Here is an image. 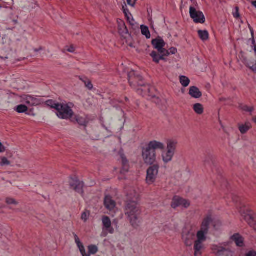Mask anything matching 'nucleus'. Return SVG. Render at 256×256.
Segmentation results:
<instances>
[{
    "instance_id": "1",
    "label": "nucleus",
    "mask_w": 256,
    "mask_h": 256,
    "mask_svg": "<svg viewBox=\"0 0 256 256\" xmlns=\"http://www.w3.org/2000/svg\"><path fill=\"white\" fill-rule=\"evenodd\" d=\"M136 200L137 197L132 199L130 196L128 195L124 206V214L130 226L134 228L140 226L141 222L142 210Z\"/></svg>"
},
{
    "instance_id": "2",
    "label": "nucleus",
    "mask_w": 256,
    "mask_h": 256,
    "mask_svg": "<svg viewBox=\"0 0 256 256\" xmlns=\"http://www.w3.org/2000/svg\"><path fill=\"white\" fill-rule=\"evenodd\" d=\"M152 44L154 48L157 50V52L153 51L150 54L152 57L153 61L156 63H158L160 60H164V55H166L168 54L167 50L164 48L166 43L163 39L158 36L156 38L154 39L152 41Z\"/></svg>"
},
{
    "instance_id": "3",
    "label": "nucleus",
    "mask_w": 256,
    "mask_h": 256,
    "mask_svg": "<svg viewBox=\"0 0 256 256\" xmlns=\"http://www.w3.org/2000/svg\"><path fill=\"white\" fill-rule=\"evenodd\" d=\"M128 80L130 86L132 87L136 88V86H144V89H140L145 92H150V88L149 86H145L144 82H142V76L138 72L134 70L130 71L128 74Z\"/></svg>"
},
{
    "instance_id": "4",
    "label": "nucleus",
    "mask_w": 256,
    "mask_h": 256,
    "mask_svg": "<svg viewBox=\"0 0 256 256\" xmlns=\"http://www.w3.org/2000/svg\"><path fill=\"white\" fill-rule=\"evenodd\" d=\"M74 114L72 110L68 104H60L57 110L56 115L61 119H70Z\"/></svg>"
},
{
    "instance_id": "5",
    "label": "nucleus",
    "mask_w": 256,
    "mask_h": 256,
    "mask_svg": "<svg viewBox=\"0 0 256 256\" xmlns=\"http://www.w3.org/2000/svg\"><path fill=\"white\" fill-rule=\"evenodd\" d=\"M142 156L144 162L148 164H152L156 160V152L148 148L146 146L142 148Z\"/></svg>"
},
{
    "instance_id": "6",
    "label": "nucleus",
    "mask_w": 256,
    "mask_h": 256,
    "mask_svg": "<svg viewBox=\"0 0 256 256\" xmlns=\"http://www.w3.org/2000/svg\"><path fill=\"white\" fill-rule=\"evenodd\" d=\"M159 168V166L155 164L149 167L147 170L146 180L148 184H151L155 182L158 173Z\"/></svg>"
},
{
    "instance_id": "7",
    "label": "nucleus",
    "mask_w": 256,
    "mask_h": 256,
    "mask_svg": "<svg viewBox=\"0 0 256 256\" xmlns=\"http://www.w3.org/2000/svg\"><path fill=\"white\" fill-rule=\"evenodd\" d=\"M190 14L191 18L196 23L204 24L205 22V18L202 12L192 6L190 8Z\"/></svg>"
},
{
    "instance_id": "8",
    "label": "nucleus",
    "mask_w": 256,
    "mask_h": 256,
    "mask_svg": "<svg viewBox=\"0 0 256 256\" xmlns=\"http://www.w3.org/2000/svg\"><path fill=\"white\" fill-rule=\"evenodd\" d=\"M190 206V202L179 196H174L172 202L171 206L172 208H176L178 206H182L184 208H187Z\"/></svg>"
},
{
    "instance_id": "9",
    "label": "nucleus",
    "mask_w": 256,
    "mask_h": 256,
    "mask_svg": "<svg viewBox=\"0 0 256 256\" xmlns=\"http://www.w3.org/2000/svg\"><path fill=\"white\" fill-rule=\"evenodd\" d=\"M212 250L217 256H232V252L229 248L214 246Z\"/></svg>"
},
{
    "instance_id": "10",
    "label": "nucleus",
    "mask_w": 256,
    "mask_h": 256,
    "mask_svg": "<svg viewBox=\"0 0 256 256\" xmlns=\"http://www.w3.org/2000/svg\"><path fill=\"white\" fill-rule=\"evenodd\" d=\"M84 184L77 179L71 178L70 182V187L74 190L76 192L82 194L84 192L83 187Z\"/></svg>"
},
{
    "instance_id": "11",
    "label": "nucleus",
    "mask_w": 256,
    "mask_h": 256,
    "mask_svg": "<svg viewBox=\"0 0 256 256\" xmlns=\"http://www.w3.org/2000/svg\"><path fill=\"white\" fill-rule=\"evenodd\" d=\"M195 238L194 233L191 232H183L182 240L184 244L187 246H190L192 245Z\"/></svg>"
},
{
    "instance_id": "12",
    "label": "nucleus",
    "mask_w": 256,
    "mask_h": 256,
    "mask_svg": "<svg viewBox=\"0 0 256 256\" xmlns=\"http://www.w3.org/2000/svg\"><path fill=\"white\" fill-rule=\"evenodd\" d=\"M146 146L152 150L154 152H156V150H164V144L156 140H152Z\"/></svg>"
},
{
    "instance_id": "13",
    "label": "nucleus",
    "mask_w": 256,
    "mask_h": 256,
    "mask_svg": "<svg viewBox=\"0 0 256 256\" xmlns=\"http://www.w3.org/2000/svg\"><path fill=\"white\" fill-rule=\"evenodd\" d=\"M240 212L242 216L249 225L251 224L256 219V218L252 216V211L250 210H246V212L240 210Z\"/></svg>"
},
{
    "instance_id": "14",
    "label": "nucleus",
    "mask_w": 256,
    "mask_h": 256,
    "mask_svg": "<svg viewBox=\"0 0 256 256\" xmlns=\"http://www.w3.org/2000/svg\"><path fill=\"white\" fill-rule=\"evenodd\" d=\"M102 222L104 228H105L110 234L114 232V229L111 226V220L108 216H104L102 218Z\"/></svg>"
},
{
    "instance_id": "15",
    "label": "nucleus",
    "mask_w": 256,
    "mask_h": 256,
    "mask_svg": "<svg viewBox=\"0 0 256 256\" xmlns=\"http://www.w3.org/2000/svg\"><path fill=\"white\" fill-rule=\"evenodd\" d=\"M25 102L31 106H38L40 104V100L32 96H26L24 98Z\"/></svg>"
},
{
    "instance_id": "16",
    "label": "nucleus",
    "mask_w": 256,
    "mask_h": 256,
    "mask_svg": "<svg viewBox=\"0 0 256 256\" xmlns=\"http://www.w3.org/2000/svg\"><path fill=\"white\" fill-rule=\"evenodd\" d=\"M104 205L108 210H112L116 206V202L110 196H106L104 200Z\"/></svg>"
},
{
    "instance_id": "17",
    "label": "nucleus",
    "mask_w": 256,
    "mask_h": 256,
    "mask_svg": "<svg viewBox=\"0 0 256 256\" xmlns=\"http://www.w3.org/2000/svg\"><path fill=\"white\" fill-rule=\"evenodd\" d=\"M178 142L176 140H168L166 142V150L173 154H175Z\"/></svg>"
},
{
    "instance_id": "18",
    "label": "nucleus",
    "mask_w": 256,
    "mask_h": 256,
    "mask_svg": "<svg viewBox=\"0 0 256 256\" xmlns=\"http://www.w3.org/2000/svg\"><path fill=\"white\" fill-rule=\"evenodd\" d=\"M189 94L192 98H198L202 96V92L200 90L195 86L190 87L189 90Z\"/></svg>"
},
{
    "instance_id": "19",
    "label": "nucleus",
    "mask_w": 256,
    "mask_h": 256,
    "mask_svg": "<svg viewBox=\"0 0 256 256\" xmlns=\"http://www.w3.org/2000/svg\"><path fill=\"white\" fill-rule=\"evenodd\" d=\"M202 242L195 241L194 244V256H200L202 254V250L204 248Z\"/></svg>"
},
{
    "instance_id": "20",
    "label": "nucleus",
    "mask_w": 256,
    "mask_h": 256,
    "mask_svg": "<svg viewBox=\"0 0 256 256\" xmlns=\"http://www.w3.org/2000/svg\"><path fill=\"white\" fill-rule=\"evenodd\" d=\"M174 155V154L166 150V151L164 152L162 154V156L163 162L165 164H167L171 162L172 160Z\"/></svg>"
},
{
    "instance_id": "21",
    "label": "nucleus",
    "mask_w": 256,
    "mask_h": 256,
    "mask_svg": "<svg viewBox=\"0 0 256 256\" xmlns=\"http://www.w3.org/2000/svg\"><path fill=\"white\" fill-rule=\"evenodd\" d=\"M231 240L235 242L236 245L242 247L244 245V240L239 234H236L231 237Z\"/></svg>"
},
{
    "instance_id": "22",
    "label": "nucleus",
    "mask_w": 256,
    "mask_h": 256,
    "mask_svg": "<svg viewBox=\"0 0 256 256\" xmlns=\"http://www.w3.org/2000/svg\"><path fill=\"white\" fill-rule=\"evenodd\" d=\"M141 32L142 35L146 36L147 39L150 38V34L148 26L142 25L140 26Z\"/></svg>"
},
{
    "instance_id": "23",
    "label": "nucleus",
    "mask_w": 256,
    "mask_h": 256,
    "mask_svg": "<svg viewBox=\"0 0 256 256\" xmlns=\"http://www.w3.org/2000/svg\"><path fill=\"white\" fill-rule=\"evenodd\" d=\"M198 33L200 38L203 40H206L208 38V33L207 30H198Z\"/></svg>"
},
{
    "instance_id": "24",
    "label": "nucleus",
    "mask_w": 256,
    "mask_h": 256,
    "mask_svg": "<svg viewBox=\"0 0 256 256\" xmlns=\"http://www.w3.org/2000/svg\"><path fill=\"white\" fill-rule=\"evenodd\" d=\"M194 111L198 114H201L204 112V108L202 104H196L193 106Z\"/></svg>"
},
{
    "instance_id": "25",
    "label": "nucleus",
    "mask_w": 256,
    "mask_h": 256,
    "mask_svg": "<svg viewBox=\"0 0 256 256\" xmlns=\"http://www.w3.org/2000/svg\"><path fill=\"white\" fill-rule=\"evenodd\" d=\"M46 104L50 108L55 109L56 110H58L60 104L56 103L55 101L52 100H48L46 102Z\"/></svg>"
},
{
    "instance_id": "26",
    "label": "nucleus",
    "mask_w": 256,
    "mask_h": 256,
    "mask_svg": "<svg viewBox=\"0 0 256 256\" xmlns=\"http://www.w3.org/2000/svg\"><path fill=\"white\" fill-rule=\"evenodd\" d=\"M126 18H127V20L128 21V22H129L130 25L132 26V28L133 29L136 30V29L138 28V25L137 23L135 22L134 19L133 18L132 16H128Z\"/></svg>"
},
{
    "instance_id": "27",
    "label": "nucleus",
    "mask_w": 256,
    "mask_h": 256,
    "mask_svg": "<svg viewBox=\"0 0 256 256\" xmlns=\"http://www.w3.org/2000/svg\"><path fill=\"white\" fill-rule=\"evenodd\" d=\"M74 119L80 126H86L88 122L85 118L80 116H76Z\"/></svg>"
},
{
    "instance_id": "28",
    "label": "nucleus",
    "mask_w": 256,
    "mask_h": 256,
    "mask_svg": "<svg viewBox=\"0 0 256 256\" xmlns=\"http://www.w3.org/2000/svg\"><path fill=\"white\" fill-rule=\"evenodd\" d=\"M180 81L182 85L184 87L188 86L190 82L189 78L184 76H180Z\"/></svg>"
},
{
    "instance_id": "29",
    "label": "nucleus",
    "mask_w": 256,
    "mask_h": 256,
    "mask_svg": "<svg viewBox=\"0 0 256 256\" xmlns=\"http://www.w3.org/2000/svg\"><path fill=\"white\" fill-rule=\"evenodd\" d=\"M88 252L86 253V256H90V254H94L98 251V247L95 245H90L88 247Z\"/></svg>"
},
{
    "instance_id": "30",
    "label": "nucleus",
    "mask_w": 256,
    "mask_h": 256,
    "mask_svg": "<svg viewBox=\"0 0 256 256\" xmlns=\"http://www.w3.org/2000/svg\"><path fill=\"white\" fill-rule=\"evenodd\" d=\"M208 233L199 230L197 233L198 240L196 241H199L200 242H203L206 240V234Z\"/></svg>"
},
{
    "instance_id": "31",
    "label": "nucleus",
    "mask_w": 256,
    "mask_h": 256,
    "mask_svg": "<svg viewBox=\"0 0 256 256\" xmlns=\"http://www.w3.org/2000/svg\"><path fill=\"white\" fill-rule=\"evenodd\" d=\"M118 30L120 34H128V30L126 27L125 24L122 21L118 24Z\"/></svg>"
},
{
    "instance_id": "32",
    "label": "nucleus",
    "mask_w": 256,
    "mask_h": 256,
    "mask_svg": "<svg viewBox=\"0 0 256 256\" xmlns=\"http://www.w3.org/2000/svg\"><path fill=\"white\" fill-rule=\"evenodd\" d=\"M28 107L24 104H20L16 108L15 110L18 113H23L26 112L28 110Z\"/></svg>"
},
{
    "instance_id": "33",
    "label": "nucleus",
    "mask_w": 256,
    "mask_h": 256,
    "mask_svg": "<svg viewBox=\"0 0 256 256\" xmlns=\"http://www.w3.org/2000/svg\"><path fill=\"white\" fill-rule=\"evenodd\" d=\"M250 124L249 123L246 124L244 125H242L239 126L240 132L244 134L246 133L250 128Z\"/></svg>"
},
{
    "instance_id": "34",
    "label": "nucleus",
    "mask_w": 256,
    "mask_h": 256,
    "mask_svg": "<svg viewBox=\"0 0 256 256\" xmlns=\"http://www.w3.org/2000/svg\"><path fill=\"white\" fill-rule=\"evenodd\" d=\"M10 164V162L4 156L0 157V166H8Z\"/></svg>"
},
{
    "instance_id": "35",
    "label": "nucleus",
    "mask_w": 256,
    "mask_h": 256,
    "mask_svg": "<svg viewBox=\"0 0 256 256\" xmlns=\"http://www.w3.org/2000/svg\"><path fill=\"white\" fill-rule=\"evenodd\" d=\"M244 62L247 67L250 68L254 74H256V63L251 65L248 62V60L246 58L244 59Z\"/></svg>"
},
{
    "instance_id": "36",
    "label": "nucleus",
    "mask_w": 256,
    "mask_h": 256,
    "mask_svg": "<svg viewBox=\"0 0 256 256\" xmlns=\"http://www.w3.org/2000/svg\"><path fill=\"white\" fill-rule=\"evenodd\" d=\"M122 164L123 170L126 172H128V161L127 160L126 158L124 156H122Z\"/></svg>"
},
{
    "instance_id": "37",
    "label": "nucleus",
    "mask_w": 256,
    "mask_h": 256,
    "mask_svg": "<svg viewBox=\"0 0 256 256\" xmlns=\"http://www.w3.org/2000/svg\"><path fill=\"white\" fill-rule=\"evenodd\" d=\"M239 108H240V109H241L242 110L244 111L250 112H252L254 110V108L253 107H248L246 105H243L242 104L240 105Z\"/></svg>"
},
{
    "instance_id": "38",
    "label": "nucleus",
    "mask_w": 256,
    "mask_h": 256,
    "mask_svg": "<svg viewBox=\"0 0 256 256\" xmlns=\"http://www.w3.org/2000/svg\"><path fill=\"white\" fill-rule=\"evenodd\" d=\"M212 222V218L211 216H208L203 220L202 224H205V226H207V228L209 229V226Z\"/></svg>"
},
{
    "instance_id": "39",
    "label": "nucleus",
    "mask_w": 256,
    "mask_h": 256,
    "mask_svg": "<svg viewBox=\"0 0 256 256\" xmlns=\"http://www.w3.org/2000/svg\"><path fill=\"white\" fill-rule=\"evenodd\" d=\"M6 202L8 204L17 205L18 204V202L14 199L10 198H6Z\"/></svg>"
},
{
    "instance_id": "40",
    "label": "nucleus",
    "mask_w": 256,
    "mask_h": 256,
    "mask_svg": "<svg viewBox=\"0 0 256 256\" xmlns=\"http://www.w3.org/2000/svg\"><path fill=\"white\" fill-rule=\"evenodd\" d=\"M168 54L166 55H164V56H168L170 54H174L176 53L177 49L175 48H171L167 50Z\"/></svg>"
},
{
    "instance_id": "41",
    "label": "nucleus",
    "mask_w": 256,
    "mask_h": 256,
    "mask_svg": "<svg viewBox=\"0 0 256 256\" xmlns=\"http://www.w3.org/2000/svg\"><path fill=\"white\" fill-rule=\"evenodd\" d=\"M78 248L82 254V256H86V252L85 248L84 246L82 244H80V245L78 246Z\"/></svg>"
},
{
    "instance_id": "42",
    "label": "nucleus",
    "mask_w": 256,
    "mask_h": 256,
    "mask_svg": "<svg viewBox=\"0 0 256 256\" xmlns=\"http://www.w3.org/2000/svg\"><path fill=\"white\" fill-rule=\"evenodd\" d=\"M89 215H90V214L88 212H82V214L81 219L85 222L88 219Z\"/></svg>"
},
{
    "instance_id": "43",
    "label": "nucleus",
    "mask_w": 256,
    "mask_h": 256,
    "mask_svg": "<svg viewBox=\"0 0 256 256\" xmlns=\"http://www.w3.org/2000/svg\"><path fill=\"white\" fill-rule=\"evenodd\" d=\"M84 85L87 88L90 90H92L93 88V85L89 80H88L86 81V82Z\"/></svg>"
},
{
    "instance_id": "44",
    "label": "nucleus",
    "mask_w": 256,
    "mask_h": 256,
    "mask_svg": "<svg viewBox=\"0 0 256 256\" xmlns=\"http://www.w3.org/2000/svg\"><path fill=\"white\" fill-rule=\"evenodd\" d=\"M200 230L205 232L206 233H208V228H207V226H205V224H202Z\"/></svg>"
},
{
    "instance_id": "45",
    "label": "nucleus",
    "mask_w": 256,
    "mask_h": 256,
    "mask_svg": "<svg viewBox=\"0 0 256 256\" xmlns=\"http://www.w3.org/2000/svg\"><path fill=\"white\" fill-rule=\"evenodd\" d=\"M73 235L74 236L75 242L76 243L77 246L80 245V244H81L82 243L80 242V240L78 237V236L75 233H73Z\"/></svg>"
},
{
    "instance_id": "46",
    "label": "nucleus",
    "mask_w": 256,
    "mask_h": 256,
    "mask_svg": "<svg viewBox=\"0 0 256 256\" xmlns=\"http://www.w3.org/2000/svg\"><path fill=\"white\" fill-rule=\"evenodd\" d=\"M212 156L210 155L206 156L205 158L204 162L206 164V163H210L212 160Z\"/></svg>"
},
{
    "instance_id": "47",
    "label": "nucleus",
    "mask_w": 256,
    "mask_h": 256,
    "mask_svg": "<svg viewBox=\"0 0 256 256\" xmlns=\"http://www.w3.org/2000/svg\"><path fill=\"white\" fill-rule=\"evenodd\" d=\"M122 8H123L124 13V14L126 17L128 16H132V14L129 12L128 10L127 9H125L124 6H122Z\"/></svg>"
},
{
    "instance_id": "48",
    "label": "nucleus",
    "mask_w": 256,
    "mask_h": 256,
    "mask_svg": "<svg viewBox=\"0 0 256 256\" xmlns=\"http://www.w3.org/2000/svg\"><path fill=\"white\" fill-rule=\"evenodd\" d=\"M246 256H256V252L254 250L249 251Z\"/></svg>"
},
{
    "instance_id": "49",
    "label": "nucleus",
    "mask_w": 256,
    "mask_h": 256,
    "mask_svg": "<svg viewBox=\"0 0 256 256\" xmlns=\"http://www.w3.org/2000/svg\"><path fill=\"white\" fill-rule=\"evenodd\" d=\"M236 12L235 13H234V16L235 18H238L240 17V14H239V12H238V7H236Z\"/></svg>"
},
{
    "instance_id": "50",
    "label": "nucleus",
    "mask_w": 256,
    "mask_h": 256,
    "mask_svg": "<svg viewBox=\"0 0 256 256\" xmlns=\"http://www.w3.org/2000/svg\"><path fill=\"white\" fill-rule=\"evenodd\" d=\"M6 151V148L2 145L0 142V153L4 152Z\"/></svg>"
},
{
    "instance_id": "51",
    "label": "nucleus",
    "mask_w": 256,
    "mask_h": 256,
    "mask_svg": "<svg viewBox=\"0 0 256 256\" xmlns=\"http://www.w3.org/2000/svg\"><path fill=\"white\" fill-rule=\"evenodd\" d=\"M66 50L70 52H74V48L72 46L69 48H67Z\"/></svg>"
},
{
    "instance_id": "52",
    "label": "nucleus",
    "mask_w": 256,
    "mask_h": 256,
    "mask_svg": "<svg viewBox=\"0 0 256 256\" xmlns=\"http://www.w3.org/2000/svg\"><path fill=\"white\" fill-rule=\"evenodd\" d=\"M251 227H252L254 230H256V219L250 225Z\"/></svg>"
},
{
    "instance_id": "53",
    "label": "nucleus",
    "mask_w": 256,
    "mask_h": 256,
    "mask_svg": "<svg viewBox=\"0 0 256 256\" xmlns=\"http://www.w3.org/2000/svg\"><path fill=\"white\" fill-rule=\"evenodd\" d=\"M80 80L82 81L84 84L86 82V81L88 80V78H82V77H79Z\"/></svg>"
},
{
    "instance_id": "54",
    "label": "nucleus",
    "mask_w": 256,
    "mask_h": 256,
    "mask_svg": "<svg viewBox=\"0 0 256 256\" xmlns=\"http://www.w3.org/2000/svg\"><path fill=\"white\" fill-rule=\"evenodd\" d=\"M127 2L128 5L131 6H134L135 4L134 2H132V0H127Z\"/></svg>"
},
{
    "instance_id": "55",
    "label": "nucleus",
    "mask_w": 256,
    "mask_h": 256,
    "mask_svg": "<svg viewBox=\"0 0 256 256\" xmlns=\"http://www.w3.org/2000/svg\"><path fill=\"white\" fill-rule=\"evenodd\" d=\"M238 198L236 196H234L232 198V199L233 201L234 202H238Z\"/></svg>"
},
{
    "instance_id": "56",
    "label": "nucleus",
    "mask_w": 256,
    "mask_h": 256,
    "mask_svg": "<svg viewBox=\"0 0 256 256\" xmlns=\"http://www.w3.org/2000/svg\"><path fill=\"white\" fill-rule=\"evenodd\" d=\"M252 4L256 8V1H252Z\"/></svg>"
},
{
    "instance_id": "57",
    "label": "nucleus",
    "mask_w": 256,
    "mask_h": 256,
    "mask_svg": "<svg viewBox=\"0 0 256 256\" xmlns=\"http://www.w3.org/2000/svg\"><path fill=\"white\" fill-rule=\"evenodd\" d=\"M252 44L254 45H254H256L255 40H254V38H252Z\"/></svg>"
},
{
    "instance_id": "58",
    "label": "nucleus",
    "mask_w": 256,
    "mask_h": 256,
    "mask_svg": "<svg viewBox=\"0 0 256 256\" xmlns=\"http://www.w3.org/2000/svg\"><path fill=\"white\" fill-rule=\"evenodd\" d=\"M41 49H42L41 48H40V49H35V50H34V51H35L36 52H38V51H39L40 50H41Z\"/></svg>"
},
{
    "instance_id": "59",
    "label": "nucleus",
    "mask_w": 256,
    "mask_h": 256,
    "mask_svg": "<svg viewBox=\"0 0 256 256\" xmlns=\"http://www.w3.org/2000/svg\"><path fill=\"white\" fill-rule=\"evenodd\" d=\"M253 120L256 124V116L253 118Z\"/></svg>"
},
{
    "instance_id": "60",
    "label": "nucleus",
    "mask_w": 256,
    "mask_h": 256,
    "mask_svg": "<svg viewBox=\"0 0 256 256\" xmlns=\"http://www.w3.org/2000/svg\"><path fill=\"white\" fill-rule=\"evenodd\" d=\"M125 99L126 101L128 100V98L126 97L125 98Z\"/></svg>"
}]
</instances>
